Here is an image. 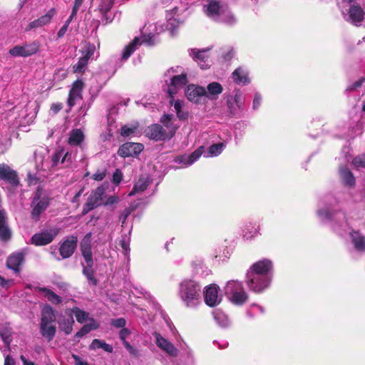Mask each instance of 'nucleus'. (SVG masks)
I'll return each mask as SVG.
<instances>
[{
  "instance_id": "c756f323",
  "label": "nucleus",
  "mask_w": 365,
  "mask_h": 365,
  "mask_svg": "<svg viewBox=\"0 0 365 365\" xmlns=\"http://www.w3.org/2000/svg\"><path fill=\"white\" fill-rule=\"evenodd\" d=\"M172 115H164L161 118V123L163 124L165 129L167 130L168 138H171L175 133L177 127L172 122Z\"/></svg>"
},
{
  "instance_id": "aec40b11",
  "label": "nucleus",
  "mask_w": 365,
  "mask_h": 365,
  "mask_svg": "<svg viewBox=\"0 0 365 365\" xmlns=\"http://www.w3.org/2000/svg\"><path fill=\"white\" fill-rule=\"evenodd\" d=\"M155 342L157 346L166 352L170 356L175 357L178 354V350L175 346L159 334H155Z\"/></svg>"
},
{
  "instance_id": "0e129e2a",
  "label": "nucleus",
  "mask_w": 365,
  "mask_h": 365,
  "mask_svg": "<svg viewBox=\"0 0 365 365\" xmlns=\"http://www.w3.org/2000/svg\"><path fill=\"white\" fill-rule=\"evenodd\" d=\"M120 245L122 249L124 250L125 254L127 255L130 251L128 242H127L125 239H122L120 241Z\"/></svg>"
},
{
  "instance_id": "6e6d98bb",
  "label": "nucleus",
  "mask_w": 365,
  "mask_h": 365,
  "mask_svg": "<svg viewBox=\"0 0 365 365\" xmlns=\"http://www.w3.org/2000/svg\"><path fill=\"white\" fill-rule=\"evenodd\" d=\"M0 335H1V337L3 340V341L4 342V344L7 346H9L10 345V343L11 341V336L9 333L7 332H2L1 331L0 332Z\"/></svg>"
},
{
  "instance_id": "393cba45",
  "label": "nucleus",
  "mask_w": 365,
  "mask_h": 365,
  "mask_svg": "<svg viewBox=\"0 0 365 365\" xmlns=\"http://www.w3.org/2000/svg\"><path fill=\"white\" fill-rule=\"evenodd\" d=\"M24 255L22 252H16L10 255L7 259V267L15 272H19L20 266L24 263Z\"/></svg>"
},
{
  "instance_id": "7c9ffc66",
  "label": "nucleus",
  "mask_w": 365,
  "mask_h": 365,
  "mask_svg": "<svg viewBox=\"0 0 365 365\" xmlns=\"http://www.w3.org/2000/svg\"><path fill=\"white\" fill-rule=\"evenodd\" d=\"M232 77L233 81L238 84L242 83L245 85L250 81L247 72L242 68L235 69L232 74Z\"/></svg>"
},
{
  "instance_id": "4c0bfd02",
  "label": "nucleus",
  "mask_w": 365,
  "mask_h": 365,
  "mask_svg": "<svg viewBox=\"0 0 365 365\" xmlns=\"http://www.w3.org/2000/svg\"><path fill=\"white\" fill-rule=\"evenodd\" d=\"M58 323L60 329L66 334H69L72 332L73 325L74 324V320L72 317H70L67 319H63L61 320Z\"/></svg>"
},
{
  "instance_id": "9d476101",
  "label": "nucleus",
  "mask_w": 365,
  "mask_h": 365,
  "mask_svg": "<svg viewBox=\"0 0 365 365\" xmlns=\"http://www.w3.org/2000/svg\"><path fill=\"white\" fill-rule=\"evenodd\" d=\"M39 48V43L32 42L31 43H25L21 46H16L9 51V54L12 56L27 57L36 53Z\"/></svg>"
},
{
  "instance_id": "4be33fe9",
  "label": "nucleus",
  "mask_w": 365,
  "mask_h": 365,
  "mask_svg": "<svg viewBox=\"0 0 365 365\" xmlns=\"http://www.w3.org/2000/svg\"><path fill=\"white\" fill-rule=\"evenodd\" d=\"M146 135L150 138L156 141L164 140L168 138L167 130L158 124H154L148 127L146 130Z\"/></svg>"
},
{
  "instance_id": "412c9836",
  "label": "nucleus",
  "mask_w": 365,
  "mask_h": 365,
  "mask_svg": "<svg viewBox=\"0 0 365 365\" xmlns=\"http://www.w3.org/2000/svg\"><path fill=\"white\" fill-rule=\"evenodd\" d=\"M0 180H4L14 185L19 184L16 172L4 163L0 164Z\"/></svg>"
},
{
  "instance_id": "338daca9",
  "label": "nucleus",
  "mask_w": 365,
  "mask_h": 365,
  "mask_svg": "<svg viewBox=\"0 0 365 365\" xmlns=\"http://www.w3.org/2000/svg\"><path fill=\"white\" fill-rule=\"evenodd\" d=\"M318 214H319V217H322V219H330L331 218V215H330L329 212L327 210H319L318 212Z\"/></svg>"
},
{
  "instance_id": "c03bdc74",
  "label": "nucleus",
  "mask_w": 365,
  "mask_h": 365,
  "mask_svg": "<svg viewBox=\"0 0 365 365\" xmlns=\"http://www.w3.org/2000/svg\"><path fill=\"white\" fill-rule=\"evenodd\" d=\"M88 59L86 57L82 56L79 58L78 63L73 66L75 72L81 73L86 66Z\"/></svg>"
},
{
  "instance_id": "603ef678",
  "label": "nucleus",
  "mask_w": 365,
  "mask_h": 365,
  "mask_svg": "<svg viewBox=\"0 0 365 365\" xmlns=\"http://www.w3.org/2000/svg\"><path fill=\"white\" fill-rule=\"evenodd\" d=\"M84 327L90 332L92 330L96 329L98 327V324L93 318H91L88 319V322L84 325Z\"/></svg>"
},
{
  "instance_id": "2eb2a0df",
  "label": "nucleus",
  "mask_w": 365,
  "mask_h": 365,
  "mask_svg": "<svg viewBox=\"0 0 365 365\" xmlns=\"http://www.w3.org/2000/svg\"><path fill=\"white\" fill-rule=\"evenodd\" d=\"M143 150V145L138 143H126L118 149V153L122 157L135 156Z\"/></svg>"
},
{
  "instance_id": "a18cd8bd",
  "label": "nucleus",
  "mask_w": 365,
  "mask_h": 365,
  "mask_svg": "<svg viewBox=\"0 0 365 365\" xmlns=\"http://www.w3.org/2000/svg\"><path fill=\"white\" fill-rule=\"evenodd\" d=\"M95 46L93 44H87L85 46L84 51H83V56L86 57V58L89 59L91 58L95 51Z\"/></svg>"
},
{
  "instance_id": "5fc2aeb1",
  "label": "nucleus",
  "mask_w": 365,
  "mask_h": 365,
  "mask_svg": "<svg viewBox=\"0 0 365 365\" xmlns=\"http://www.w3.org/2000/svg\"><path fill=\"white\" fill-rule=\"evenodd\" d=\"M126 324L125 319L123 318H118L115 319H113L111 321V324L117 328H123Z\"/></svg>"
},
{
  "instance_id": "6ab92c4d",
  "label": "nucleus",
  "mask_w": 365,
  "mask_h": 365,
  "mask_svg": "<svg viewBox=\"0 0 365 365\" xmlns=\"http://www.w3.org/2000/svg\"><path fill=\"white\" fill-rule=\"evenodd\" d=\"M83 88V83L81 80H77L73 83L68 98V104L70 107H73L78 101L82 98Z\"/></svg>"
},
{
  "instance_id": "bb28decb",
  "label": "nucleus",
  "mask_w": 365,
  "mask_h": 365,
  "mask_svg": "<svg viewBox=\"0 0 365 365\" xmlns=\"http://www.w3.org/2000/svg\"><path fill=\"white\" fill-rule=\"evenodd\" d=\"M98 10L103 16L102 21L106 24L113 21V17L108 15L113 6V0H99Z\"/></svg>"
},
{
  "instance_id": "4468645a",
  "label": "nucleus",
  "mask_w": 365,
  "mask_h": 365,
  "mask_svg": "<svg viewBox=\"0 0 365 365\" xmlns=\"http://www.w3.org/2000/svg\"><path fill=\"white\" fill-rule=\"evenodd\" d=\"M74 159V155L64 149L58 150L53 155L52 160L54 165L59 163L63 165L64 167L70 166Z\"/></svg>"
},
{
  "instance_id": "f257e3e1",
  "label": "nucleus",
  "mask_w": 365,
  "mask_h": 365,
  "mask_svg": "<svg viewBox=\"0 0 365 365\" xmlns=\"http://www.w3.org/2000/svg\"><path fill=\"white\" fill-rule=\"evenodd\" d=\"M271 268L272 262L268 259L255 263L247 274L248 287L257 293L266 289L269 284L267 274Z\"/></svg>"
},
{
  "instance_id": "7ed1b4c3",
  "label": "nucleus",
  "mask_w": 365,
  "mask_h": 365,
  "mask_svg": "<svg viewBox=\"0 0 365 365\" xmlns=\"http://www.w3.org/2000/svg\"><path fill=\"white\" fill-rule=\"evenodd\" d=\"M153 26L150 24L148 26L145 25L142 30V36L140 37H135L131 43L125 47L122 53V58L123 60L128 59L130 55L137 49L138 46L141 44L147 46H153L155 43V36L149 31H151L150 27Z\"/></svg>"
},
{
  "instance_id": "09e8293b",
  "label": "nucleus",
  "mask_w": 365,
  "mask_h": 365,
  "mask_svg": "<svg viewBox=\"0 0 365 365\" xmlns=\"http://www.w3.org/2000/svg\"><path fill=\"white\" fill-rule=\"evenodd\" d=\"M106 175V169H101L98 170L93 175V179L97 181L102 180Z\"/></svg>"
},
{
  "instance_id": "ddd939ff",
  "label": "nucleus",
  "mask_w": 365,
  "mask_h": 365,
  "mask_svg": "<svg viewBox=\"0 0 365 365\" xmlns=\"http://www.w3.org/2000/svg\"><path fill=\"white\" fill-rule=\"evenodd\" d=\"M187 98L195 103H199L202 97H205V88L202 86L190 84L185 91Z\"/></svg>"
},
{
  "instance_id": "13d9d810",
  "label": "nucleus",
  "mask_w": 365,
  "mask_h": 365,
  "mask_svg": "<svg viewBox=\"0 0 365 365\" xmlns=\"http://www.w3.org/2000/svg\"><path fill=\"white\" fill-rule=\"evenodd\" d=\"M130 334V331L128 329L123 328L119 333L120 339L123 341V343L127 341L126 337Z\"/></svg>"
},
{
  "instance_id": "864d4df0",
  "label": "nucleus",
  "mask_w": 365,
  "mask_h": 365,
  "mask_svg": "<svg viewBox=\"0 0 365 365\" xmlns=\"http://www.w3.org/2000/svg\"><path fill=\"white\" fill-rule=\"evenodd\" d=\"M84 327L90 332L92 330L96 329L98 327V324L93 318H91L88 319V322L84 325Z\"/></svg>"
},
{
  "instance_id": "6e6552de",
  "label": "nucleus",
  "mask_w": 365,
  "mask_h": 365,
  "mask_svg": "<svg viewBox=\"0 0 365 365\" xmlns=\"http://www.w3.org/2000/svg\"><path fill=\"white\" fill-rule=\"evenodd\" d=\"M42 195V189L38 187L35 196L32 202L33 210L31 212V217L34 220H38L41 214L46 209L48 205L46 198L41 199Z\"/></svg>"
},
{
  "instance_id": "a878e982",
  "label": "nucleus",
  "mask_w": 365,
  "mask_h": 365,
  "mask_svg": "<svg viewBox=\"0 0 365 365\" xmlns=\"http://www.w3.org/2000/svg\"><path fill=\"white\" fill-rule=\"evenodd\" d=\"M222 91L223 88L220 83L212 82L207 86L205 97L210 100H216Z\"/></svg>"
},
{
  "instance_id": "f8f14e48",
  "label": "nucleus",
  "mask_w": 365,
  "mask_h": 365,
  "mask_svg": "<svg viewBox=\"0 0 365 365\" xmlns=\"http://www.w3.org/2000/svg\"><path fill=\"white\" fill-rule=\"evenodd\" d=\"M56 11L54 8L51 9L48 12L39 17L38 19L31 21L25 29L26 31H29L32 29L41 28L49 24L51 22L53 17L56 15Z\"/></svg>"
},
{
  "instance_id": "5701e85b",
  "label": "nucleus",
  "mask_w": 365,
  "mask_h": 365,
  "mask_svg": "<svg viewBox=\"0 0 365 365\" xmlns=\"http://www.w3.org/2000/svg\"><path fill=\"white\" fill-rule=\"evenodd\" d=\"M203 151H204V147L200 146L188 156L182 155V156L177 157L175 158V162L178 163H182L185 167L191 165L197 159L200 158V157L202 155Z\"/></svg>"
},
{
  "instance_id": "423d86ee",
  "label": "nucleus",
  "mask_w": 365,
  "mask_h": 365,
  "mask_svg": "<svg viewBox=\"0 0 365 365\" xmlns=\"http://www.w3.org/2000/svg\"><path fill=\"white\" fill-rule=\"evenodd\" d=\"M344 19L350 24L359 26L364 21L365 13L358 4L351 5L347 9V13L344 9L341 10Z\"/></svg>"
},
{
  "instance_id": "473e14b6",
  "label": "nucleus",
  "mask_w": 365,
  "mask_h": 365,
  "mask_svg": "<svg viewBox=\"0 0 365 365\" xmlns=\"http://www.w3.org/2000/svg\"><path fill=\"white\" fill-rule=\"evenodd\" d=\"M41 332L48 341L53 339L56 334V327L52 323H41Z\"/></svg>"
},
{
  "instance_id": "4d7b16f0",
  "label": "nucleus",
  "mask_w": 365,
  "mask_h": 365,
  "mask_svg": "<svg viewBox=\"0 0 365 365\" xmlns=\"http://www.w3.org/2000/svg\"><path fill=\"white\" fill-rule=\"evenodd\" d=\"M122 179V173L119 170H116L113 175V182L118 184Z\"/></svg>"
},
{
  "instance_id": "bf43d9fd",
  "label": "nucleus",
  "mask_w": 365,
  "mask_h": 365,
  "mask_svg": "<svg viewBox=\"0 0 365 365\" xmlns=\"http://www.w3.org/2000/svg\"><path fill=\"white\" fill-rule=\"evenodd\" d=\"M119 202V198L117 196H110L109 197L106 201L104 202L105 205H110L113 204L118 203Z\"/></svg>"
},
{
  "instance_id": "a19ab883",
  "label": "nucleus",
  "mask_w": 365,
  "mask_h": 365,
  "mask_svg": "<svg viewBox=\"0 0 365 365\" xmlns=\"http://www.w3.org/2000/svg\"><path fill=\"white\" fill-rule=\"evenodd\" d=\"M72 312L75 314L76 320L79 323H83L86 319H88L89 314L83 310L80 309L78 307L73 308Z\"/></svg>"
},
{
  "instance_id": "0eeeda50",
  "label": "nucleus",
  "mask_w": 365,
  "mask_h": 365,
  "mask_svg": "<svg viewBox=\"0 0 365 365\" xmlns=\"http://www.w3.org/2000/svg\"><path fill=\"white\" fill-rule=\"evenodd\" d=\"M107 186L101 185L93 190L88 198L87 202L84 205L82 213H88L95 207L101 204V200L105 194Z\"/></svg>"
},
{
  "instance_id": "3c124183",
  "label": "nucleus",
  "mask_w": 365,
  "mask_h": 365,
  "mask_svg": "<svg viewBox=\"0 0 365 365\" xmlns=\"http://www.w3.org/2000/svg\"><path fill=\"white\" fill-rule=\"evenodd\" d=\"M364 81H365V78H364V77L361 78L359 80L356 81V82H354V83H352L351 85L348 86L346 88V91H355L356 88L361 86V85L364 82Z\"/></svg>"
},
{
  "instance_id": "f3484780",
  "label": "nucleus",
  "mask_w": 365,
  "mask_h": 365,
  "mask_svg": "<svg viewBox=\"0 0 365 365\" xmlns=\"http://www.w3.org/2000/svg\"><path fill=\"white\" fill-rule=\"evenodd\" d=\"M77 237L69 236L60 246L59 252L63 258L70 257L74 252L77 245Z\"/></svg>"
},
{
  "instance_id": "39448f33",
  "label": "nucleus",
  "mask_w": 365,
  "mask_h": 365,
  "mask_svg": "<svg viewBox=\"0 0 365 365\" xmlns=\"http://www.w3.org/2000/svg\"><path fill=\"white\" fill-rule=\"evenodd\" d=\"M180 68L177 67L176 69L171 68L167 71L166 76H170V84L168 88V93L170 98H173V96L178 92V91L182 88L187 82V75L181 73L180 75H174L175 73H178L177 69Z\"/></svg>"
},
{
  "instance_id": "c85d7f7f",
  "label": "nucleus",
  "mask_w": 365,
  "mask_h": 365,
  "mask_svg": "<svg viewBox=\"0 0 365 365\" xmlns=\"http://www.w3.org/2000/svg\"><path fill=\"white\" fill-rule=\"evenodd\" d=\"M350 236L354 248L357 251L365 252V237L357 231L351 232Z\"/></svg>"
},
{
  "instance_id": "774afa93",
  "label": "nucleus",
  "mask_w": 365,
  "mask_h": 365,
  "mask_svg": "<svg viewBox=\"0 0 365 365\" xmlns=\"http://www.w3.org/2000/svg\"><path fill=\"white\" fill-rule=\"evenodd\" d=\"M4 365H15V361L11 356L7 355L5 357Z\"/></svg>"
},
{
  "instance_id": "8fccbe9b",
  "label": "nucleus",
  "mask_w": 365,
  "mask_h": 365,
  "mask_svg": "<svg viewBox=\"0 0 365 365\" xmlns=\"http://www.w3.org/2000/svg\"><path fill=\"white\" fill-rule=\"evenodd\" d=\"M133 211V209L130 207L125 209L122 214L120 215L119 219L122 222V227L124 226V224L125 223V221L128 218V217L130 215L131 212Z\"/></svg>"
},
{
  "instance_id": "f03ea898",
  "label": "nucleus",
  "mask_w": 365,
  "mask_h": 365,
  "mask_svg": "<svg viewBox=\"0 0 365 365\" xmlns=\"http://www.w3.org/2000/svg\"><path fill=\"white\" fill-rule=\"evenodd\" d=\"M178 295L185 307L194 308L201 302V286L193 279H184L179 284Z\"/></svg>"
},
{
  "instance_id": "37998d69",
  "label": "nucleus",
  "mask_w": 365,
  "mask_h": 365,
  "mask_svg": "<svg viewBox=\"0 0 365 365\" xmlns=\"http://www.w3.org/2000/svg\"><path fill=\"white\" fill-rule=\"evenodd\" d=\"M352 164L356 169L365 168V153L355 157L352 160Z\"/></svg>"
},
{
  "instance_id": "f704fd0d",
  "label": "nucleus",
  "mask_w": 365,
  "mask_h": 365,
  "mask_svg": "<svg viewBox=\"0 0 365 365\" xmlns=\"http://www.w3.org/2000/svg\"><path fill=\"white\" fill-rule=\"evenodd\" d=\"M38 290L40 292H43L44 294V296L51 303L55 304H58L61 303V302H62L61 298L58 295L55 294L53 291H51V289L46 288V287H38Z\"/></svg>"
},
{
  "instance_id": "9b49d317",
  "label": "nucleus",
  "mask_w": 365,
  "mask_h": 365,
  "mask_svg": "<svg viewBox=\"0 0 365 365\" xmlns=\"http://www.w3.org/2000/svg\"><path fill=\"white\" fill-rule=\"evenodd\" d=\"M204 11L209 17L216 19L227 12V7L217 0H209L207 4L204 6Z\"/></svg>"
},
{
  "instance_id": "2f4dec72",
  "label": "nucleus",
  "mask_w": 365,
  "mask_h": 365,
  "mask_svg": "<svg viewBox=\"0 0 365 365\" xmlns=\"http://www.w3.org/2000/svg\"><path fill=\"white\" fill-rule=\"evenodd\" d=\"M84 140V134L81 129H73L71 131L68 143L71 145H80Z\"/></svg>"
},
{
  "instance_id": "c9c22d12",
  "label": "nucleus",
  "mask_w": 365,
  "mask_h": 365,
  "mask_svg": "<svg viewBox=\"0 0 365 365\" xmlns=\"http://www.w3.org/2000/svg\"><path fill=\"white\" fill-rule=\"evenodd\" d=\"M56 317L53 309L50 306H46L42 310V317L41 323H53L55 322Z\"/></svg>"
},
{
  "instance_id": "cd10ccee",
  "label": "nucleus",
  "mask_w": 365,
  "mask_h": 365,
  "mask_svg": "<svg viewBox=\"0 0 365 365\" xmlns=\"http://www.w3.org/2000/svg\"><path fill=\"white\" fill-rule=\"evenodd\" d=\"M11 237V232L7 225L6 212L0 210V240L7 241Z\"/></svg>"
},
{
  "instance_id": "69168bd1",
  "label": "nucleus",
  "mask_w": 365,
  "mask_h": 365,
  "mask_svg": "<svg viewBox=\"0 0 365 365\" xmlns=\"http://www.w3.org/2000/svg\"><path fill=\"white\" fill-rule=\"evenodd\" d=\"M88 333H89L88 331V329L86 327H84V326H83V327L75 334V337L81 338L87 334Z\"/></svg>"
},
{
  "instance_id": "72a5a7b5",
  "label": "nucleus",
  "mask_w": 365,
  "mask_h": 365,
  "mask_svg": "<svg viewBox=\"0 0 365 365\" xmlns=\"http://www.w3.org/2000/svg\"><path fill=\"white\" fill-rule=\"evenodd\" d=\"M340 176L343 182L346 185L351 186L355 183V178L351 172L346 167H341L339 169Z\"/></svg>"
},
{
  "instance_id": "a211bd4d",
  "label": "nucleus",
  "mask_w": 365,
  "mask_h": 365,
  "mask_svg": "<svg viewBox=\"0 0 365 365\" xmlns=\"http://www.w3.org/2000/svg\"><path fill=\"white\" fill-rule=\"evenodd\" d=\"M82 255L88 266H93V257L91 251V233H88L81 242Z\"/></svg>"
},
{
  "instance_id": "20e7f679",
  "label": "nucleus",
  "mask_w": 365,
  "mask_h": 365,
  "mask_svg": "<svg viewBox=\"0 0 365 365\" xmlns=\"http://www.w3.org/2000/svg\"><path fill=\"white\" fill-rule=\"evenodd\" d=\"M225 293L230 297L231 301L235 304H242L247 299L242 285L237 281H230L225 287Z\"/></svg>"
},
{
  "instance_id": "ea45409f",
  "label": "nucleus",
  "mask_w": 365,
  "mask_h": 365,
  "mask_svg": "<svg viewBox=\"0 0 365 365\" xmlns=\"http://www.w3.org/2000/svg\"><path fill=\"white\" fill-rule=\"evenodd\" d=\"M170 103H173L177 115L180 119H185L187 118V113L182 112L181 110L183 105L182 101L178 100L173 103V98H171Z\"/></svg>"
},
{
  "instance_id": "79ce46f5",
  "label": "nucleus",
  "mask_w": 365,
  "mask_h": 365,
  "mask_svg": "<svg viewBox=\"0 0 365 365\" xmlns=\"http://www.w3.org/2000/svg\"><path fill=\"white\" fill-rule=\"evenodd\" d=\"M225 148L224 143H217L212 145L208 148V155L207 157L217 156L220 155Z\"/></svg>"
},
{
  "instance_id": "052dcab7",
  "label": "nucleus",
  "mask_w": 365,
  "mask_h": 365,
  "mask_svg": "<svg viewBox=\"0 0 365 365\" xmlns=\"http://www.w3.org/2000/svg\"><path fill=\"white\" fill-rule=\"evenodd\" d=\"M72 358L75 361V365H89L86 361H83L78 355L72 354Z\"/></svg>"
},
{
  "instance_id": "de8ad7c7",
  "label": "nucleus",
  "mask_w": 365,
  "mask_h": 365,
  "mask_svg": "<svg viewBox=\"0 0 365 365\" xmlns=\"http://www.w3.org/2000/svg\"><path fill=\"white\" fill-rule=\"evenodd\" d=\"M92 266H88L86 267L83 268V273L84 275H86L88 280L91 282H93L94 284H96V279L93 277V270L91 269Z\"/></svg>"
},
{
  "instance_id": "dca6fc26",
  "label": "nucleus",
  "mask_w": 365,
  "mask_h": 365,
  "mask_svg": "<svg viewBox=\"0 0 365 365\" xmlns=\"http://www.w3.org/2000/svg\"><path fill=\"white\" fill-rule=\"evenodd\" d=\"M204 297L206 304L210 307H215L221 302V297L218 294V289L215 284H210L205 287Z\"/></svg>"
},
{
  "instance_id": "1a4fd4ad",
  "label": "nucleus",
  "mask_w": 365,
  "mask_h": 365,
  "mask_svg": "<svg viewBox=\"0 0 365 365\" xmlns=\"http://www.w3.org/2000/svg\"><path fill=\"white\" fill-rule=\"evenodd\" d=\"M59 231L60 230L58 228H53L35 234L31 237V242L37 246L48 245L58 235Z\"/></svg>"
},
{
  "instance_id": "680f3d73",
  "label": "nucleus",
  "mask_w": 365,
  "mask_h": 365,
  "mask_svg": "<svg viewBox=\"0 0 365 365\" xmlns=\"http://www.w3.org/2000/svg\"><path fill=\"white\" fill-rule=\"evenodd\" d=\"M124 346L126 348V349L133 355H136L138 353V351L132 346L128 341H125L123 343Z\"/></svg>"
},
{
  "instance_id": "58836bf2",
  "label": "nucleus",
  "mask_w": 365,
  "mask_h": 365,
  "mask_svg": "<svg viewBox=\"0 0 365 365\" xmlns=\"http://www.w3.org/2000/svg\"><path fill=\"white\" fill-rule=\"evenodd\" d=\"M149 185V181L146 178H140L134 185L133 190L130 192L129 195L132 196L135 193L140 192L147 189Z\"/></svg>"
},
{
  "instance_id": "e2e57ef3",
  "label": "nucleus",
  "mask_w": 365,
  "mask_h": 365,
  "mask_svg": "<svg viewBox=\"0 0 365 365\" xmlns=\"http://www.w3.org/2000/svg\"><path fill=\"white\" fill-rule=\"evenodd\" d=\"M83 0H75L74 1V5H73V7L72 9V12L75 13V14H77L79 8L83 4Z\"/></svg>"
},
{
  "instance_id": "49530a36",
  "label": "nucleus",
  "mask_w": 365,
  "mask_h": 365,
  "mask_svg": "<svg viewBox=\"0 0 365 365\" xmlns=\"http://www.w3.org/2000/svg\"><path fill=\"white\" fill-rule=\"evenodd\" d=\"M136 130H137L136 126L128 127L127 125H124L121 128L120 133L123 136L127 137V136H130L132 134H134L135 133Z\"/></svg>"
},
{
  "instance_id": "e433bc0d",
  "label": "nucleus",
  "mask_w": 365,
  "mask_h": 365,
  "mask_svg": "<svg viewBox=\"0 0 365 365\" xmlns=\"http://www.w3.org/2000/svg\"><path fill=\"white\" fill-rule=\"evenodd\" d=\"M99 348L103 349L104 351L108 353H111L113 350V346L111 345L106 344L104 341H101L100 339H96L93 340V341L89 346V349L91 350Z\"/></svg>"
},
{
  "instance_id": "b1692460",
  "label": "nucleus",
  "mask_w": 365,
  "mask_h": 365,
  "mask_svg": "<svg viewBox=\"0 0 365 365\" xmlns=\"http://www.w3.org/2000/svg\"><path fill=\"white\" fill-rule=\"evenodd\" d=\"M207 51V49L197 50L196 48H192L190 51V55L198 63L202 69H205L209 67V64L207 63V59L208 58Z\"/></svg>"
}]
</instances>
